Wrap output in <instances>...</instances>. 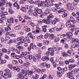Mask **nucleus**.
I'll return each instance as SVG.
<instances>
[{
    "mask_svg": "<svg viewBox=\"0 0 79 79\" xmlns=\"http://www.w3.org/2000/svg\"><path fill=\"white\" fill-rule=\"evenodd\" d=\"M74 72L73 70L67 73V77H68L69 78V79H73L74 77L73 76V74H74Z\"/></svg>",
    "mask_w": 79,
    "mask_h": 79,
    "instance_id": "1",
    "label": "nucleus"
},
{
    "mask_svg": "<svg viewBox=\"0 0 79 79\" xmlns=\"http://www.w3.org/2000/svg\"><path fill=\"white\" fill-rule=\"evenodd\" d=\"M19 77L17 78L18 79H28L27 77H25L24 75H22L21 73L20 72L19 74Z\"/></svg>",
    "mask_w": 79,
    "mask_h": 79,
    "instance_id": "2",
    "label": "nucleus"
},
{
    "mask_svg": "<svg viewBox=\"0 0 79 79\" xmlns=\"http://www.w3.org/2000/svg\"><path fill=\"white\" fill-rule=\"evenodd\" d=\"M34 11L35 12H36L38 14H41L42 13V10L41 9H38L37 8H35Z\"/></svg>",
    "mask_w": 79,
    "mask_h": 79,
    "instance_id": "3",
    "label": "nucleus"
},
{
    "mask_svg": "<svg viewBox=\"0 0 79 79\" xmlns=\"http://www.w3.org/2000/svg\"><path fill=\"white\" fill-rule=\"evenodd\" d=\"M76 64H71L69 65L68 68L69 70H72L73 68L76 67Z\"/></svg>",
    "mask_w": 79,
    "mask_h": 79,
    "instance_id": "4",
    "label": "nucleus"
},
{
    "mask_svg": "<svg viewBox=\"0 0 79 79\" xmlns=\"http://www.w3.org/2000/svg\"><path fill=\"white\" fill-rule=\"evenodd\" d=\"M41 65H43L44 67H46L47 68H49L50 67V64H48L46 62H43L41 64Z\"/></svg>",
    "mask_w": 79,
    "mask_h": 79,
    "instance_id": "5",
    "label": "nucleus"
},
{
    "mask_svg": "<svg viewBox=\"0 0 79 79\" xmlns=\"http://www.w3.org/2000/svg\"><path fill=\"white\" fill-rule=\"evenodd\" d=\"M4 76H6V77H11V73L9 72H5L4 73Z\"/></svg>",
    "mask_w": 79,
    "mask_h": 79,
    "instance_id": "6",
    "label": "nucleus"
},
{
    "mask_svg": "<svg viewBox=\"0 0 79 79\" xmlns=\"http://www.w3.org/2000/svg\"><path fill=\"white\" fill-rule=\"evenodd\" d=\"M66 37L67 36L69 38H72V35H73V33L70 32H68L66 33Z\"/></svg>",
    "mask_w": 79,
    "mask_h": 79,
    "instance_id": "7",
    "label": "nucleus"
},
{
    "mask_svg": "<svg viewBox=\"0 0 79 79\" xmlns=\"http://www.w3.org/2000/svg\"><path fill=\"white\" fill-rule=\"evenodd\" d=\"M42 21L43 22V23H45L46 24H48L50 23V20H49V19H47L45 20H42Z\"/></svg>",
    "mask_w": 79,
    "mask_h": 79,
    "instance_id": "8",
    "label": "nucleus"
},
{
    "mask_svg": "<svg viewBox=\"0 0 79 79\" xmlns=\"http://www.w3.org/2000/svg\"><path fill=\"white\" fill-rule=\"evenodd\" d=\"M70 22L73 23V24H74L76 23V21L74 20V19L73 18V17L71 16L70 18Z\"/></svg>",
    "mask_w": 79,
    "mask_h": 79,
    "instance_id": "9",
    "label": "nucleus"
},
{
    "mask_svg": "<svg viewBox=\"0 0 79 79\" xmlns=\"http://www.w3.org/2000/svg\"><path fill=\"white\" fill-rule=\"evenodd\" d=\"M72 25V23H71L70 21H68L66 23V26L67 27H70Z\"/></svg>",
    "mask_w": 79,
    "mask_h": 79,
    "instance_id": "10",
    "label": "nucleus"
},
{
    "mask_svg": "<svg viewBox=\"0 0 79 79\" xmlns=\"http://www.w3.org/2000/svg\"><path fill=\"white\" fill-rule=\"evenodd\" d=\"M13 69L14 71H16L17 72H19L20 71V69L18 67L14 66L13 67Z\"/></svg>",
    "mask_w": 79,
    "mask_h": 79,
    "instance_id": "11",
    "label": "nucleus"
},
{
    "mask_svg": "<svg viewBox=\"0 0 79 79\" xmlns=\"http://www.w3.org/2000/svg\"><path fill=\"white\" fill-rule=\"evenodd\" d=\"M13 6L14 7H17V9L19 10V6L18 5V4L17 2H15L13 4Z\"/></svg>",
    "mask_w": 79,
    "mask_h": 79,
    "instance_id": "12",
    "label": "nucleus"
},
{
    "mask_svg": "<svg viewBox=\"0 0 79 79\" xmlns=\"http://www.w3.org/2000/svg\"><path fill=\"white\" fill-rule=\"evenodd\" d=\"M42 61H45V60H49V57L48 56H45L43 57L41 59Z\"/></svg>",
    "mask_w": 79,
    "mask_h": 79,
    "instance_id": "13",
    "label": "nucleus"
},
{
    "mask_svg": "<svg viewBox=\"0 0 79 79\" xmlns=\"http://www.w3.org/2000/svg\"><path fill=\"white\" fill-rule=\"evenodd\" d=\"M22 73L23 74L22 75H23V76H26V75L28 74L27 72H26L24 69H22Z\"/></svg>",
    "mask_w": 79,
    "mask_h": 79,
    "instance_id": "14",
    "label": "nucleus"
},
{
    "mask_svg": "<svg viewBox=\"0 0 79 79\" xmlns=\"http://www.w3.org/2000/svg\"><path fill=\"white\" fill-rule=\"evenodd\" d=\"M50 60L51 63H52V66H56V63L53 62V58L52 57L51 58Z\"/></svg>",
    "mask_w": 79,
    "mask_h": 79,
    "instance_id": "15",
    "label": "nucleus"
},
{
    "mask_svg": "<svg viewBox=\"0 0 79 79\" xmlns=\"http://www.w3.org/2000/svg\"><path fill=\"white\" fill-rule=\"evenodd\" d=\"M20 9L22 11H23V12L26 11V7H25L22 6L20 8Z\"/></svg>",
    "mask_w": 79,
    "mask_h": 79,
    "instance_id": "16",
    "label": "nucleus"
},
{
    "mask_svg": "<svg viewBox=\"0 0 79 79\" xmlns=\"http://www.w3.org/2000/svg\"><path fill=\"white\" fill-rule=\"evenodd\" d=\"M29 64H30V63L29 62H27L26 63H25L23 64V66L27 67L29 66Z\"/></svg>",
    "mask_w": 79,
    "mask_h": 79,
    "instance_id": "17",
    "label": "nucleus"
},
{
    "mask_svg": "<svg viewBox=\"0 0 79 79\" xmlns=\"http://www.w3.org/2000/svg\"><path fill=\"white\" fill-rule=\"evenodd\" d=\"M27 55V53L26 52H23L22 53V54L21 55V56L22 57H26Z\"/></svg>",
    "mask_w": 79,
    "mask_h": 79,
    "instance_id": "18",
    "label": "nucleus"
},
{
    "mask_svg": "<svg viewBox=\"0 0 79 79\" xmlns=\"http://www.w3.org/2000/svg\"><path fill=\"white\" fill-rule=\"evenodd\" d=\"M4 32H5L4 30L1 28H0V35H2V34H3L2 32L3 33Z\"/></svg>",
    "mask_w": 79,
    "mask_h": 79,
    "instance_id": "19",
    "label": "nucleus"
},
{
    "mask_svg": "<svg viewBox=\"0 0 79 79\" xmlns=\"http://www.w3.org/2000/svg\"><path fill=\"white\" fill-rule=\"evenodd\" d=\"M33 44H33V43H31L30 44V46L28 47L27 48L28 51H31V48H32V46Z\"/></svg>",
    "mask_w": 79,
    "mask_h": 79,
    "instance_id": "20",
    "label": "nucleus"
},
{
    "mask_svg": "<svg viewBox=\"0 0 79 79\" xmlns=\"http://www.w3.org/2000/svg\"><path fill=\"white\" fill-rule=\"evenodd\" d=\"M46 26H43L42 27L43 31L44 32H47V28L45 27Z\"/></svg>",
    "mask_w": 79,
    "mask_h": 79,
    "instance_id": "21",
    "label": "nucleus"
},
{
    "mask_svg": "<svg viewBox=\"0 0 79 79\" xmlns=\"http://www.w3.org/2000/svg\"><path fill=\"white\" fill-rule=\"evenodd\" d=\"M50 11L48 10H46L44 11V14L45 15H48L49 14Z\"/></svg>",
    "mask_w": 79,
    "mask_h": 79,
    "instance_id": "22",
    "label": "nucleus"
},
{
    "mask_svg": "<svg viewBox=\"0 0 79 79\" xmlns=\"http://www.w3.org/2000/svg\"><path fill=\"white\" fill-rule=\"evenodd\" d=\"M20 28L21 26L20 25H17L14 27L15 29H16V30H18V29H20Z\"/></svg>",
    "mask_w": 79,
    "mask_h": 79,
    "instance_id": "23",
    "label": "nucleus"
},
{
    "mask_svg": "<svg viewBox=\"0 0 79 79\" xmlns=\"http://www.w3.org/2000/svg\"><path fill=\"white\" fill-rule=\"evenodd\" d=\"M72 3H69V2L66 5V6L67 7H71V6H72Z\"/></svg>",
    "mask_w": 79,
    "mask_h": 79,
    "instance_id": "24",
    "label": "nucleus"
},
{
    "mask_svg": "<svg viewBox=\"0 0 79 79\" xmlns=\"http://www.w3.org/2000/svg\"><path fill=\"white\" fill-rule=\"evenodd\" d=\"M5 30L6 31H10L11 30V28H10V27L8 26L5 28Z\"/></svg>",
    "mask_w": 79,
    "mask_h": 79,
    "instance_id": "25",
    "label": "nucleus"
},
{
    "mask_svg": "<svg viewBox=\"0 0 79 79\" xmlns=\"http://www.w3.org/2000/svg\"><path fill=\"white\" fill-rule=\"evenodd\" d=\"M1 63L0 64V65H2L3 64H5L6 63V60H1Z\"/></svg>",
    "mask_w": 79,
    "mask_h": 79,
    "instance_id": "26",
    "label": "nucleus"
},
{
    "mask_svg": "<svg viewBox=\"0 0 79 79\" xmlns=\"http://www.w3.org/2000/svg\"><path fill=\"white\" fill-rule=\"evenodd\" d=\"M66 40H67V39L66 38H64L62 40H60V42L62 43H64V42H65Z\"/></svg>",
    "mask_w": 79,
    "mask_h": 79,
    "instance_id": "27",
    "label": "nucleus"
},
{
    "mask_svg": "<svg viewBox=\"0 0 79 79\" xmlns=\"http://www.w3.org/2000/svg\"><path fill=\"white\" fill-rule=\"evenodd\" d=\"M7 23H6L7 25L8 26H11V22L10 21L8 20L7 21Z\"/></svg>",
    "mask_w": 79,
    "mask_h": 79,
    "instance_id": "28",
    "label": "nucleus"
},
{
    "mask_svg": "<svg viewBox=\"0 0 79 79\" xmlns=\"http://www.w3.org/2000/svg\"><path fill=\"white\" fill-rule=\"evenodd\" d=\"M2 52H3V53H6L7 52V50L5 48H3L2 49Z\"/></svg>",
    "mask_w": 79,
    "mask_h": 79,
    "instance_id": "29",
    "label": "nucleus"
},
{
    "mask_svg": "<svg viewBox=\"0 0 79 79\" xmlns=\"http://www.w3.org/2000/svg\"><path fill=\"white\" fill-rule=\"evenodd\" d=\"M44 45H48V40H44Z\"/></svg>",
    "mask_w": 79,
    "mask_h": 79,
    "instance_id": "30",
    "label": "nucleus"
},
{
    "mask_svg": "<svg viewBox=\"0 0 79 79\" xmlns=\"http://www.w3.org/2000/svg\"><path fill=\"white\" fill-rule=\"evenodd\" d=\"M6 6H8V5H9V6L10 7H11V6H12V4H11V2H7L6 3Z\"/></svg>",
    "mask_w": 79,
    "mask_h": 79,
    "instance_id": "31",
    "label": "nucleus"
},
{
    "mask_svg": "<svg viewBox=\"0 0 79 79\" xmlns=\"http://www.w3.org/2000/svg\"><path fill=\"white\" fill-rule=\"evenodd\" d=\"M36 32H39V33H40L41 32V30H40V28H36Z\"/></svg>",
    "mask_w": 79,
    "mask_h": 79,
    "instance_id": "32",
    "label": "nucleus"
},
{
    "mask_svg": "<svg viewBox=\"0 0 79 79\" xmlns=\"http://www.w3.org/2000/svg\"><path fill=\"white\" fill-rule=\"evenodd\" d=\"M77 15H76V18L79 21V12H77Z\"/></svg>",
    "mask_w": 79,
    "mask_h": 79,
    "instance_id": "33",
    "label": "nucleus"
},
{
    "mask_svg": "<svg viewBox=\"0 0 79 79\" xmlns=\"http://www.w3.org/2000/svg\"><path fill=\"white\" fill-rule=\"evenodd\" d=\"M15 52L18 53V54H19L20 53V51L19 50V48H17L15 49Z\"/></svg>",
    "mask_w": 79,
    "mask_h": 79,
    "instance_id": "34",
    "label": "nucleus"
},
{
    "mask_svg": "<svg viewBox=\"0 0 79 79\" xmlns=\"http://www.w3.org/2000/svg\"><path fill=\"white\" fill-rule=\"evenodd\" d=\"M31 48L33 50H35V49H36V48H37V46H36V45H32Z\"/></svg>",
    "mask_w": 79,
    "mask_h": 79,
    "instance_id": "35",
    "label": "nucleus"
},
{
    "mask_svg": "<svg viewBox=\"0 0 79 79\" xmlns=\"http://www.w3.org/2000/svg\"><path fill=\"white\" fill-rule=\"evenodd\" d=\"M66 37V36L64 34H62L60 35V38L64 39V38H66L65 37Z\"/></svg>",
    "mask_w": 79,
    "mask_h": 79,
    "instance_id": "36",
    "label": "nucleus"
},
{
    "mask_svg": "<svg viewBox=\"0 0 79 79\" xmlns=\"http://www.w3.org/2000/svg\"><path fill=\"white\" fill-rule=\"evenodd\" d=\"M62 55L63 57H64L65 58H66L68 56V55L64 52H63L62 53Z\"/></svg>",
    "mask_w": 79,
    "mask_h": 79,
    "instance_id": "37",
    "label": "nucleus"
},
{
    "mask_svg": "<svg viewBox=\"0 0 79 79\" xmlns=\"http://www.w3.org/2000/svg\"><path fill=\"white\" fill-rule=\"evenodd\" d=\"M11 56L12 57H13V58H15L16 56V53L15 52H12L11 54Z\"/></svg>",
    "mask_w": 79,
    "mask_h": 79,
    "instance_id": "38",
    "label": "nucleus"
},
{
    "mask_svg": "<svg viewBox=\"0 0 79 79\" xmlns=\"http://www.w3.org/2000/svg\"><path fill=\"white\" fill-rule=\"evenodd\" d=\"M42 37H43L42 35H40L38 36L37 37V39H38V40H40V39H42Z\"/></svg>",
    "mask_w": 79,
    "mask_h": 79,
    "instance_id": "39",
    "label": "nucleus"
},
{
    "mask_svg": "<svg viewBox=\"0 0 79 79\" xmlns=\"http://www.w3.org/2000/svg\"><path fill=\"white\" fill-rule=\"evenodd\" d=\"M55 6H56V8L57 9H60V6L59 4H55L54 5Z\"/></svg>",
    "mask_w": 79,
    "mask_h": 79,
    "instance_id": "40",
    "label": "nucleus"
},
{
    "mask_svg": "<svg viewBox=\"0 0 79 79\" xmlns=\"http://www.w3.org/2000/svg\"><path fill=\"white\" fill-rule=\"evenodd\" d=\"M36 58L38 59V60H39L41 58V56L39 54H37V55L36 56Z\"/></svg>",
    "mask_w": 79,
    "mask_h": 79,
    "instance_id": "41",
    "label": "nucleus"
},
{
    "mask_svg": "<svg viewBox=\"0 0 79 79\" xmlns=\"http://www.w3.org/2000/svg\"><path fill=\"white\" fill-rule=\"evenodd\" d=\"M33 60V61H34L35 62H36L37 61V58H36V57L35 56H33L32 58Z\"/></svg>",
    "mask_w": 79,
    "mask_h": 79,
    "instance_id": "42",
    "label": "nucleus"
},
{
    "mask_svg": "<svg viewBox=\"0 0 79 79\" xmlns=\"http://www.w3.org/2000/svg\"><path fill=\"white\" fill-rule=\"evenodd\" d=\"M57 76L58 77H61L62 75H61V74L60 73V72H57Z\"/></svg>",
    "mask_w": 79,
    "mask_h": 79,
    "instance_id": "43",
    "label": "nucleus"
},
{
    "mask_svg": "<svg viewBox=\"0 0 79 79\" xmlns=\"http://www.w3.org/2000/svg\"><path fill=\"white\" fill-rule=\"evenodd\" d=\"M32 23V20L31 19H29L28 20V24H29V25H30L31 23Z\"/></svg>",
    "mask_w": 79,
    "mask_h": 79,
    "instance_id": "44",
    "label": "nucleus"
},
{
    "mask_svg": "<svg viewBox=\"0 0 79 79\" xmlns=\"http://www.w3.org/2000/svg\"><path fill=\"white\" fill-rule=\"evenodd\" d=\"M47 18L48 19L53 18V15H49L48 16H47Z\"/></svg>",
    "mask_w": 79,
    "mask_h": 79,
    "instance_id": "45",
    "label": "nucleus"
},
{
    "mask_svg": "<svg viewBox=\"0 0 79 79\" xmlns=\"http://www.w3.org/2000/svg\"><path fill=\"white\" fill-rule=\"evenodd\" d=\"M60 40V38L58 37L56 38L54 40V42H58Z\"/></svg>",
    "mask_w": 79,
    "mask_h": 79,
    "instance_id": "46",
    "label": "nucleus"
},
{
    "mask_svg": "<svg viewBox=\"0 0 79 79\" xmlns=\"http://www.w3.org/2000/svg\"><path fill=\"white\" fill-rule=\"evenodd\" d=\"M55 30H56V29L54 28L51 29L49 30V32H55Z\"/></svg>",
    "mask_w": 79,
    "mask_h": 79,
    "instance_id": "47",
    "label": "nucleus"
},
{
    "mask_svg": "<svg viewBox=\"0 0 79 79\" xmlns=\"http://www.w3.org/2000/svg\"><path fill=\"white\" fill-rule=\"evenodd\" d=\"M9 21H10L12 23H13L14 20L13 18H10V20Z\"/></svg>",
    "mask_w": 79,
    "mask_h": 79,
    "instance_id": "48",
    "label": "nucleus"
},
{
    "mask_svg": "<svg viewBox=\"0 0 79 79\" xmlns=\"http://www.w3.org/2000/svg\"><path fill=\"white\" fill-rule=\"evenodd\" d=\"M69 61L71 63H73L74 62V59H71L69 60Z\"/></svg>",
    "mask_w": 79,
    "mask_h": 79,
    "instance_id": "49",
    "label": "nucleus"
},
{
    "mask_svg": "<svg viewBox=\"0 0 79 79\" xmlns=\"http://www.w3.org/2000/svg\"><path fill=\"white\" fill-rule=\"evenodd\" d=\"M38 74H39L40 73V71H41V69H38L36 70L35 71Z\"/></svg>",
    "mask_w": 79,
    "mask_h": 79,
    "instance_id": "50",
    "label": "nucleus"
},
{
    "mask_svg": "<svg viewBox=\"0 0 79 79\" xmlns=\"http://www.w3.org/2000/svg\"><path fill=\"white\" fill-rule=\"evenodd\" d=\"M9 35L10 36H11V37H16V35L15 34H13V33L11 34L9 33Z\"/></svg>",
    "mask_w": 79,
    "mask_h": 79,
    "instance_id": "51",
    "label": "nucleus"
},
{
    "mask_svg": "<svg viewBox=\"0 0 79 79\" xmlns=\"http://www.w3.org/2000/svg\"><path fill=\"white\" fill-rule=\"evenodd\" d=\"M28 2L29 3H30L31 4H32L34 3V1L32 0H27Z\"/></svg>",
    "mask_w": 79,
    "mask_h": 79,
    "instance_id": "52",
    "label": "nucleus"
},
{
    "mask_svg": "<svg viewBox=\"0 0 79 79\" xmlns=\"http://www.w3.org/2000/svg\"><path fill=\"white\" fill-rule=\"evenodd\" d=\"M13 42V40H11L8 41V44H12Z\"/></svg>",
    "mask_w": 79,
    "mask_h": 79,
    "instance_id": "53",
    "label": "nucleus"
},
{
    "mask_svg": "<svg viewBox=\"0 0 79 79\" xmlns=\"http://www.w3.org/2000/svg\"><path fill=\"white\" fill-rule=\"evenodd\" d=\"M41 5L42 6H45V1L41 2Z\"/></svg>",
    "mask_w": 79,
    "mask_h": 79,
    "instance_id": "54",
    "label": "nucleus"
},
{
    "mask_svg": "<svg viewBox=\"0 0 79 79\" xmlns=\"http://www.w3.org/2000/svg\"><path fill=\"white\" fill-rule=\"evenodd\" d=\"M45 54L46 55V56H49V55H50V52L48 51L46 52Z\"/></svg>",
    "mask_w": 79,
    "mask_h": 79,
    "instance_id": "55",
    "label": "nucleus"
},
{
    "mask_svg": "<svg viewBox=\"0 0 79 79\" xmlns=\"http://www.w3.org/2000/svg\"><path fill=\"white\" fill-rule=\"evenodd\" d=\"M12 63L14 64H16L18 63V61L17 60H14L12 61Z\"/></svg>",
    "mask_w": 79,
    "mask_h": 79,
    "instance_id": "56",
    "label": "nucleus"
},
{
    "mask_svg": "<svg viewBox=\"0 0 79 79\" xmlns=\"http://www.w3.org/2000/svg\"><path fill=\"white\" fill-rule=\"evenodd\" d=\"M28 12L29 13V14H32V13H33V11H32V9L29 10H28Z\"/></svg>",
    "mask_w": 79,
    "mask_h": 79,
    "instance_id": "57",
    "label": "nucleus"
},
{
    "mask_svg": "<svg viewBox=\"0 0 79 79\" xmlns=\"http://www.w3.org/2000/svg\"><path fill=\"white\" fill-rule=\"evenodd\" d=\"M77 0H75L73 1V5H76L77 4Z\"/></svg>",
    "mask_w": 79,
    "mask_h": 79,
    "instance_id": "58",
    "label": "nucleus"
},
{
    "mask_svg": "<svg viewBox=\"0 0 79 79\" xmlns=\"http://www.w3.org/2000/svg\"><path fill=\"white\" fill-rule=\"evenodd\" d=\"M70 27L72 29H75V26H74V24L72 25Z\"/></svg>",
    "mask_w": 79,
    "mask_h": 79,
    "instance_id": "59",
    "label": "nucleus"
},
{
    "mask_svg": "<svg viewBox=\"0 0 79 79\" xmlns=\"http://www.w3.org/2000/svg\"><path fill=\"white\" fill-rule=\"evenodd\" d=\"M56 47H53L52 48V52H55L56 50Z\"/></svg>",
    "mask_w": 79,
    "mask_h": 79,
    "instance_id": "60",
    "label": "nucleus"
},
{
    "mask_svg": "<svg viewBox=\"0 0 79 79\" xmlns=\"http://www.w3.org/2000/svg\"><path fill=\"white\" fill-rule=\"evenodd\" d=\"M11 51H12V52H15L16 49H15V48L13 47L12 48H11Z\"/></svg>",
    "mask_w": 79,
    "mask_h": 79,
    "instance_id": "61",
    "label": "nucleus"
},
{
    "mask_svg": "<svg viewBox=\"0 0 79 79\" xmlns=\"http://www.w3.org/2000/svg\"><path fill=\"white\" fill-rule=\"evenodd\" d=\"M15 57L16 59H17V60H18V59L20 58V57H21V55H16L15 56Z\"/></svg>",
    "mask_w": 79,
    "mask_h": 79,
    "instance_id": "62",
    "label": "nucleus"
},
{
    "mask_svg": "<svg viewBox=\"0 0 79 79\" xmlns=\"http://www.w3.org/2000/svg\"><path fill=\"white\" fill-rule=\"evenodd\" d=\"M68 15L66 13L62 15V18H65V17H66Z\"/></svg>",
    "mask_w": 79,
    "mask_h": 79,
    "instance_id": "63",
    "label": "nucleus"
},
{
    "mask_svg": "<svg viewBox=\"0 0 79 79\" xmlns=\"http://www.w3.org/2000/svg\"><path fill=\"white\" fill-rule=\"evenodd\" d=\"M10 70L8 69H6L5 70V72L6 73H10Z\"/></svg>",
    "mask_w": 79,
    "mask_h": 79,
    "instance_id": "64",
    "label": "nucleus"
}]
</instances>
